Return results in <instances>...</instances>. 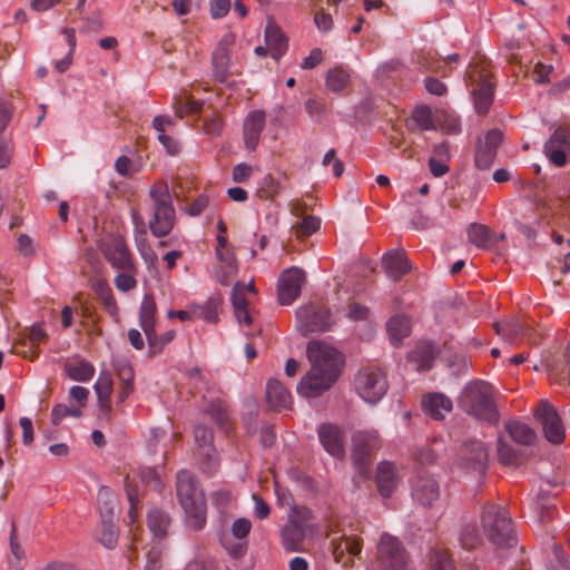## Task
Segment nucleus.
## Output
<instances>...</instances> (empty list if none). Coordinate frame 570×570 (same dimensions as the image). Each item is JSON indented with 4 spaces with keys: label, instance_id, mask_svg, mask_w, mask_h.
<instances>
[{
    "label": "nucleus",
    "instance_id": "obj_1",
    "mask_svg": "<svg viewBox=\"0 0 570 570\" xmlns=\"http://www.w3.org/2000/svg\"><path fill=\"white\" fill-rule=\"evenodd\" d=\"M176 492L191 528L200 530L206 523V500L197 478L187 470H180L176 478Z\"/></svg>",
    "mask_w": 570,
    "mask_h": 570
},
{
    "label": "nucleus",
    "instance_id": "obj_2",
    "mask_svg": "<svg viewBox=\"0 0 570 570\" xmlns=\"http://www.w3.org/2000/svg\"><path fill=\"white\" fill-rule=\"evenodd\" d=\"M460 407L468 414L489 423L499 421V412L493 400V389L484 381L469 383L459 399Z\"/></svg>",
    "mask_w": 570,
    "mask_h": 570
},
{
    "label": "nucleus",
    "instance_id": "obj_3",
    "mask_svg": "<svg viewBox=\"0 0 570 570\" xmlns=\"http://www.w3.org/2000/svg\"><path fill=\"white\" fill-rule=\"evenodd\" d=\"M149 197L153 203V218L149 220V229L155 237H165L176 224V214L168 184L164 180L156 181L149 190Z\"/></svg>",
    "mask_w": 570,
    "mask_h": 570
},
{
    "label": "nucleus",
    "instance_id": "obj_4",
    "mask_svg": "<svg viewBox=\"0 0 570 570\" xmlns=\"http://www.w3.org/2000/svg\"><path fill=\"white\" fill-rule=\"evenodd\" d=\"M482 527L487 538L500 548L511 547L515 541L512 521L507 511L493 503H487L482 511Z\"/></svg>",
    "mask_w": 570,
    "mask_h": 570
},
{
    "label": "nucleus",
    "instance_id": "obj_5",
    "mask_svg": "<svg viewBox=\"0 0 570 570\" xmlns=\"http://www.w3.org/2000/svg\"><path fill=\"white\" fill-rule=\"evenodd\" d=\"M355 390L366 402L375 404L387 392L389 384L384 371L376 365H365L355 375Z\"/></svg>",
    "mask_w": 570,
    "mask_h": 570
},
{
    "label": "nucleus",
    "instance_id": "obj_6",
    "mask_svg": "<svg viewBox=\"0 0 570 570\" xmlns=\"http://www.w3.org/2000/svg\"><path fill=\"white\" fill-rule=\"evenodd\" d=\"M311 367L321 372L332 373V377H340L345 364L344 355L323 341H311L306 348Z\"/></svg>",
    "mask_w": 570,
    "mask_h": 570
},
{
    "label": "nucleus",
    "instance_id": "obj_7",
    "mask_svg": "<svg viewBox=\"0 0 570 570\" xmlns=\"http://www.w3.org/2000/svg\"><path fill=\"white\" fill-rule=\"evenodd\" d=\"M375 559L380 570H406L410 563V554L402 541L389 533L381 535Z\"/></svg>",
    "mask_w": 570,
    "mask_h": 570
},
{
    "label": "nucleus",
    "instance_id": "obj_8",
    "mask_svg": "<svg viewBox=\"0 0 570 570\" xmlns=\"http://www.w3.org/2000/svg\"><path fill=\"white\" fill-rule=\"evenodd\" d=\"M297 330L304 336L323 333L333 325L331 311L323 303L311 302L296 311Z\"/></svg>",
    "mask_w": 570,
    "mask_h": 570
},
{
    "label": "nucleus",
    "instance_id": "obj_9",
    "mask_svg": "<svg viewBox=\"0 0 570 570\" xmlns=\"http://www.w3.org/2000/svg\"><path fill=\"white\" fill-rule=\"evenodd\" d=\"M537 425L540 426L543 441L560 445L566 439V428L554 405L543 399L537 404Z\"/></svg>",
    "mask_w": 570,
    "mask_h": 570
},
{
    "label": "nucleus",
    "instance_id": "obj_10",
    "mask_svg": "<svg viewBox=\"0 0 570 570\" xmlns=\"http://www.w3.org/2000/svg\"><path fill=\"white\" fill-rule=\"evenodd\" d=\"M381 440L375 431H356L352 435V460L361 475H366Z\"/></svg>",
    "mask_w": 570,
    "mask_h": 570
},
{
    "label": "nucleus",
    "instance_id": "obj_11",
    "mask_svg": "<svg viewBox=\"0 0 570 570\" xmlns=\"http://www.w3.org/2000/svg\"><path fill=\"white\" fill-rule=\"evenodd\" d=\"M100 249L106 261L116 269L138 272L134 256L126 243L120 236H114L101 244Z\"/></svg>",
    "mask_w": 570,
    "mask_h": 570
},
{
    "label": "nucleus",
    "instance_id": "obj_12",
    "mask_svg": "<svg viewBox=\"0 0 570 570\" xmlns=\"http://www.w3.org/2000/svg\"><path fill=\"white\" fill-rule=\"evenodd\" d=\"M306 282V274L302 268L289 267L285 269L277 282V297L282 305L292 304L299 295Z\"/></svg>",
    "mask_w": 570,
    "mask_h": 570
},
{
    "label": "nucleus",
    "instance_id": "obj_13",
    "mask_svg": "<svg viewBox=\"0 0 570 570\" xmlns=\"http://www.w3.org/2000/svg\"><path fill=\"white\" fill-rule=\"evenodd\" d=\"M489 453L484 443L478 440L465 442L460 450L459 465L470 472L484 474L488 466Z\"/></svg>",
    "mask_w": 570,
    "mask_h": 570
},
{
    "label": "nucleus",
    "instance_id": "obj_14",
    "mask_svg": "<svg viewBox=\"0 0 570 570\" xmlns=\"http://www.w3.org/2000/svg\"><path fill=\"white\" fill-rule=\"evenodd\" d=\"M337 380L338 377H332V373H323L317 368L311 367L302 377L297 391L305 397H317L330 390Z\"/></svg>",
    "mask_w": 570,
    "mask_h": 570
},
{
    "label": "nucleus",
    "instance_id": "obj_15",
    "mask_svg": "<svg viewBox=\"0 0 570 570\" xmlns=\"http://www.w3.org/2000/svg\"><path fill=\"white\" fill-rule=\"evenodd\" d=\"M502 141L503 132L500 129L489 130L483 140L478 139L474 160L479 169L485 170L492 166L497 157V149Z\"/></svg>",
    "mask_w": 570,
    "mask_h": 570
},
{
    "label": "nucleus",
    "instance_id": "obj_16",
    "mask_svg": "<svg viewBox=\"0 0 570 570\" xmlns=\"http://www.w3.org/2000/svg\"><path fill=\"white\" fill-rule=\"evenodd\" d=\"M566 150L570 153V129L556 130L543 147L544 155L557 167L564 166Z\"/></svg>",
    "mask_w": 570,
    "mask_h": 570
},
{
    "label": "nucleus",
    "instance_id": "obj_17",
    "mask_svg": "<svg viewBox=\"0 0 570 570\" xmlns=\"http://www.w3.org/2000/svg\"><path fill=\"white\" fill-rule=\"evenodd\" d=\"M497 455L500 464L512 468L520 466L529 459L528 450L512 444L503 433L498 438Z\"/></svg>",
    "mask_w": 570,
    "mask_h": 570
},
{
    "label": "nucleus",
    "instance_id": "obj_18",
    "mask_svg": "<svg viewBox=\"0 0 570 570\" xmlns=\"http://www.w3.org/2000/svg\"><path fill=\"white\" fill-rule=\"evenodd\" d=\"M557 483L549 478H540L539 492L537 493V517L541 522L551 520L557 510L553 489Z\"/></svg>",
    "mask_w": 570,
    "mask_h": 570
},
{
    "label": "nucleus",
    "instance_id": "obj_19",
    "mask_svg": "<svg viewBox=\"0 0 570 570\" xmlns=\"http://www.w3.org/2000/svg\"><path fill=\"white\" fill-rule=\"evenodd\" d=\"M412 495L423 507H432L440 498L439 483L429 474L419 473L413 484Z\"/></svg>",
    "mask_w": 570,
    "mask_h": 570
},
{
    "label": "nucleus",
    "instance_id": "obj_20",
    "mask_svg": "<svg viewBox=\"0 0 570 570\" xmlns=\"http://www.w3.org/2000/svg\"><path fill=\"white\" fill-rule=\"evenodd\" d=\"M318 438L324 449L334 458L343 459L345 455L344 434L335 424L324 423L318 429Z\"/></svg>",
    "mask_w": 570,
    "mask_h": 570
},
{
    "label": "nucleus",
    "instance_id": "obj_21",
    "mask_svg": "<svg viewBox=\"0 0 570 570\" xmlns=\"http://www.w3.org/2000/svg\"><path fill=\"white\" fill-rule=\"evenodd\" d=\"M265 124L266 114L263 110H254L246 116L243 125V138L248 150L256 149Z\"/></svg>",
    "mask_w": 570,
    "mask_h": 570
},
{
    "label": "nucleus",
    "instance_id": "obj_22",
    "mask_svg": "<svg viewBox=\"0 0 570 570\" xmlns=\"http://www.w3.org/2000/svg\"><path fill=\"white\" fill-rule=\"evenodd\" d=\"M332 553L336 563L343 567L353 566V557L358 556L362 543L358 538L342 535L340 540H332Z\"/></svg>",
    "mask_w": 570,
    "mask_h": 570
},
{
    "label": "nucleus",
    "instance_id": "obj_23",
    "mask_svg": "<svg viewBox=\"0 0 570 570\" xmlns=\"http://www.w3.org/2000/svg\"><path fill=\"white\" fill-rule=\"evenodd\" d=\"M439 348L429 341L419 342L407 354V361L412 363L416 371H429L438 357Z\"/></svg>",
    "mask_w": 570,
    "mask_h": 570
},
{
    "label": "nucleus",
    "instance_id": "obj_24",
    "mask_svg": "<svg viewBox=\"0 0 570 570\" xmlns=\"http://www.w3.org/2000/svg\"><path fill=\"white\" fill-rule=\"evenodd\" d=\"M375 482L380 494L391 497L399 483L397 469L393 462H380L376 468Z\"/></svg>",
    "mask_w": 570,
    "mask_h": 570
},
{
    "label": "nucleus",
    "instance_id": "obj_25",
    "mask_svg": "<svg viewBox=\"0 0 570 570\" xmlns=\"http://www.w3.org/2000/svg\"><path fill=\"white\" fill-rule=\"evenodd\" d=\"M472 95L478 114H488L494 96V85L491 82L488 73L480 72L478 85L473 89Z\"/></svg>",
    "mask_w": 570,
    "mask_h": 570
},
{
    "label": "nucleus",
    "instance_id": "obj_26",
    "mask_svg": "<svg viewBox=\"0 0 570 570\" xmlns=\"http://www.w3.org/2000/svg\"><path fill=\"white\" fill-rule=\"evenodd\" d=\"M265 397L269 409L274 411L289 409L292 405V395L289 391L277 379L268 380Z\"/></svg>",
    "mask_w": 570,
    "mask_h": 570
},
{
    "label": "nucleus",
    "instance_id": "obj_27",
    "mask_svg": "<svg viewBox=\"0 0 570 570\" xmlns=\"http://www.w3.org/2000/svg\"><path fill=\"white\" fill-rule=\"evenodd\" d=\"M233 42V36L225 37L213 53L214 76L219 82H225L229 76L230 57L227 46Z\"/></svg>",
    "mask_w": 570,
    "mask_h": 570
},
{
    "label": "nucleus",
    "instance_id": "obj_28",
    "mask_svg": "<svg viewBox=\"0 0 570 570\" xmlns=\"http://www.w3.org/2000/svg\"><path fill=\"white\" fill-rule=\"evenodd\" d=\"M505 435L518 446L529 449L534 441V431L520 420H509L504 423Z\"/></svg>",
    "mask_w": 570,
    "mask_h": 570
},
{
    "label": "nucleus",
    "instance_id": "obj_29",
    "mask_svg": "<svg viewBox=\"0 0 570 570\" xmlns=\"http://www.w3.org/2000/svg\"><path fill=\"white\" fill-rule=\"evenodd\" d=\"M281 537L286 551H299L305 539V528L297 519L289 518L282 529Z\"/></svg>",
    "mask_w": 570,
    "mask_h": 570
},
{
    "label": "nucleus",
    "instance_id": "obj_30",
    "mask_svg": "<svg viewBox=\"0 0 570 570\" xmlns=\"http://www.w3.org/2000/svg\"><path fill=\"white\" fill-rule=\"evenodd\" d=\"M424 412L433 420H443L452 411V401L442 393H429L422 400Z\"/></svg>",
    "mask_w": 570,
    "mask_h": 570
},
{
    "label": "nucleus",
    "instance_id": "obj_31",
    "mask_svg": "<svg viewBox=\"0 0 570 570\" xmlns=\"http://www.w3.org/2000/svg\"><path fill=\"white\" fill-rule=\"evenodd\" d=\"M382 265L386 274L395 282L407 274L412 266L405 254L391 252L383 256Z\"/></svg>",
    "mask_w": 570,
    "mask_h": 570
},
{
    "label": "nucleus",
    "instance_id": "obj_32",
    "mask_svg": "<svg viewBox=\"0 0 570 570\" xmlns=\"http://www.w3.org/2000/svg\"><path fill=\"white\" fill-rule=\"evenodd\" d=\"M205 413L208 414L212 421H214L225 433H229L233 430L230 407L226 401L222 399L212 400L208 403Z\"/></svg>",
    "mask_w": 570,
    "mask_h": 570
},
{
    "label": "nucleus",
    "instance_id": "obj_33",
    "mask_svg": "<svg viewBox=\"0 0 570 570\" xmlns=\"http://www.w3.org/2000/svg\"><path fill=\"white\" fill-rule=\"evenodd\" d=\"M220 263V268L217 272L216 279L222 285H228L229 279L237 273V261L232 246L223 249L220 255H216Z\"/></svg>",
    "mask_w": 570,
    "mask_h": 570
},
{
    "label": "nucleus",
    "instance_id": "obj_34",
    "mask_svg": "<svg viewBox=\"0 0 570 570\" xmlns=\"http://www.w3.org/2000/svg\"><path fill=\"white\" fill-rule=\"evenodd\" d=\"M95 390L98 395L100 410L104 411L107 415H109L111 411L110 396L114 390V381L110 372H100L98 380L95 384Z\"/></svg>",
    "mask_w": 570,
    "mask_h": 570
},
{
    "label": "nucleus",
    "instance_id": "obj_35",
    "mask_svg": "<svg viewBox=\"0 0 570 570\" xmlns=\"http://www.w3.org/2000/svg\"><path fill=\"white\" fill-rule=\"evenodd\" d=\"M265 40L273 58L276 60L279 59L287 48V39L281 28L272 21L266 26Z\"/></svg>",
    "mask_w": 570,
    "mask_h": 570
},
{
    "label": "nucleus",
    "instance_id": "obj_36",
    "mask_svg": "<svg viewBox=\"0 0 570 570\" xmlns=\"http://www.w3.org/2000/svg\"><path fill=\"white\" fill-rule=\"evenodd\" d=\"M492 327L498 336L510 344L521 340L524 335L523 325L517 318L495 322Z\"/></svg>",
    "mask_w": 570,
    "mask_h": 570
},
{
    "label": "nucleus",
    "instance_id": "obj_37",
    "mask_svg": "<svg viewBox=\"0 0 570 570\" xmlns=\"http://www.w3.org/2000/svg\"><path fill=\"white\" fill-rule=\"evenodd\" d=\"M469 242L480 248L497 245L494 233L487 225L473 223L468 228Z\"/></svg>",
    "mask_w": 570,
    "mask_h": 570
},
{
    "label": "nucleus",
    "instance_id": "obj_38",
    "mask_svg": "<svg viewBox=\"0 0 570 570\" xmlns=\"http://www.w3.org/2000/svg\"><path fill=\"white\" fill-rule=\"evenodd\" d=\"M171 523L169 514L160 509H151L147 515V524L153 534L158 539H164L168 534Z\"/></svg>",
    "mask_w": 570,
    "mask_h": 570
},
{
    "label": "nucleus",
    "instance_id": "obj_39",
    "mask_svg": "<svg viewBox=\"0 0 570 570\" xmlns=\"http://www.w3.org/2000/svg\"><path fill=\"white\" fill-rule=\"evenodd\" d=\"M386 330L394 344L407 337L411 333V322L405 315L392 316L386 324Z\"/></svg>",
    "mask_w": 570,
    "mask_h": 570
},
{
    "label": "nucleus",
    "instance_id": "obj_40",
    "mask_svg": "<svg viewBox=\"0 0 570 570\" xmlns=\"http://www.w3.org/2000/svg\"><path fill=\"white\" fill-rule=\"evenodd\" d=\"M223 303L219 296H212L204 305L193 304L195 318H203L208 323L218 322V309Z\"/></svg>",
    "mask_w": 570,
    "mask_h": 570
},
{
    "label": "nucleus",
    "instance_id": "obj_41",
    "mask_svg": "<svg viewBox=\"0 0 570 570\" xmlns=\"http://www.w3.org/2000/svg\"><path fill=\"white\" fill-rule=\"evenodd\" d=\"M156 302L153 295H146L139 311V322L144 333H150L156 325Z\"/></svg>",
    "mask_w": 570,
    "mask_h": 570
},
{
    "label": "nucleus",
    "instance_id": "obj_42",
    "mask_svg": "<svg viewBox=\"0 0 570 570\" xmlns=\"http://www.w3.org/2000/svg\"><path fill=\"white\" fill-rule=\"evenodd\" d=\"M92 289L98 295L102 305L109 312V314L116 316L118 314V306L107 281L101 278L95 279L92 282Z\"/></svg>",
    "mask_w": 570,
    "mask_h": 570
},
{
    "label": "nucleus",
    "instance_id": "obj_43",
    "mask_svg": "<svg viewBox=\"0 0 570 570\" xmlns=\"http://www.w3.org/2000/svg\"><path fill=\"white\" fill-rule=\"evenodd\" d=\"M68 376L73 381L87 382L95 374L92 364L85 360H79L75 363H68L65 366Z\"/></svg>",
    "mask_w": 570,
    "mask_h": 570
},
{
    "label": "nucleus",
    "instance_id": "obj_44",
    "mask_svg": "<svg viewBox=\"0 0 570 570\" xmlns=\"http://www.w3.org/2000/svg\"><path fill=\"white\" fill-rule=\"evenodd\" d=\"M547 567L549 570H569L568 560L562 548L552 543L546 550Z\"/></svg>",
    "mask_w": 570,
    "mask_h": 570
},
{
    "label": "nucleus",
    "instance_id": "obj_45",
    "mask_svg": "<svg viewBox=\"0 0 570 570\" xmlns=\"http://www.w3.org/2000/svg\"><path fill=\"white\" fill-rule=\"evenodd\" d=\"M350 83V75L342 67L330 69L326 76V87L334 92H340Z\"/></svg>",
    "mask_w": 570,
    "mask_h": 570
},
{
    "label": "nucleus",
    "instance_id": "obj_46",
    "mask_svg": "<svg viewBox=\"0 0 570 570\" xmlns=\"http://www.w3.org/2000/svg\"><path fill=\"white\" fill-rule=\"evenodd\" d=\"M119 538V529L115 524V522L111 519L102 518L101 528H100V534H99V541L105 546L107 549H112L116 547Z\"/></svg>",
    "mask_w": 570,
    "mask_h": 570
},
{
    "label": "nucleus",
    "instance_id": "obj_47",
    "mask_svg": "<svg viewBox=\"0 0 570 570\" xmlns=\"http://www.w3.org/2000/svg\"><path fill=\"white\" fill-rule=\"evenodd\" d=\"M533 208L532 207H520L515 210L514 217V226L517 229L522 233L527 238H530L532 235V220Z\"/></svg>",
    "mask_w": 570,
    "mask_h": 570
},
{
    "label": "nucleus",
    "instance_id": "obj_48",
    "mask_svg": "<svg viewBox=\"0 0 570 570\" xmlns=\"http://www.w3.org/2000/svg\"><path fill=\"white\" fill-rule=\"evenodd\" d=\"M460 542L466 550H473L481 544L482 538L479 533L476 524L469 523L463 525L460 532Z\"/></svg>",
    "mask_w": 570,
    "mask_h": 570
},
{
    "label": "nucleus",
    "instance_id": "obj_49",
    "mask_svg": "<svg viewBox=\"0 0 570 570\" xmlns=\"http://www.w3.org/2000/svg\"><path fill=\"white\" fill-rule=\"evenodd\" d=\"M426 570H454V566L445 550H433L429 556Z\"/></svg>",
    "mask_w": 570,
    "mask_h": 570
},
{
    "label": "nucleus",
    "instance_id": "obj_50",
    "mask_svg": "<svg viewBox=\"0 0 570 570\" xmlns=\"http://www.w3.org/2000/svg\"><path fill=\"white\" fill-rule=\"evenodd\" d=\"M147 337V342L150 348V354H157L163 351L165 345L170 343L175 337V331L170 330L164 333L163 335H158L156 330L153 328L151 332L145 334Z\"/></svg>",
    "mask_w": 570,
    "mask_h": 570
},
{
    "label": "nucleus",
    "instance_id": "obj_51",
    "mask_svg": "<svg viewBox=\"0 0 570 570\" xmlns=\"http://www.w3.org/2000/svg\"><path fill=\"white\" fill-rule=\"evenodd\" d=\"M320 226L321 220L317 217L306 215L303 217L302 222L294 225L292 229L297 238H305L318 230Z\"/></svg>",
    "mask_w": 570,
    "mask_h": 570
},
{
    "label": "nucleus",
    "instance_id": "obj_52",
    "mask_svg": "<svg viewBox=\"0 0 570 570\" xmlns=\"http://www.w3.org/2000/svg\"><path fill=\"white\" fill-rule=\"evenodd\" d=\"M202 107L203 104L194 100L190 96L186 97L185 100H183V98H176L174 102L175 112L179 118H183L185 115L198 114Z\"/></svg>",
    "mask_w": 570,
    "mask_h": 570
},
{
    "label": "nucleus",
    "instance_id": "obj_53",
    "mask_svg": "<svg viewBox=\"0 0 570 570\" xmlns=\"http://www.w3.org/2000/svg\"><path fill=\"white\" fill-rule=\"evenodd\" d=\"M412 120L421 130L435 129L432 118V110L428 106L417 107L412 112Z\"/></svg>",
    "mask_w": 570,
    "mask_h": 570
},
{
    "label": "nucleus",
    "instance_id": "obj_54",
    "mask_svg": "<svg viewBox=\"0 0 570 570\" xmlns=\"http://www.w3.org/2000/svg\"><path fill=\"white\" fill-rule=\"evenodd\" d=\"M194 436L195 441L198 444L200 452L206 451L208 448L212 446V442L214 439L212 430L204 425V424H197L194 429Z\"/></svg>",
    "mask_w": 570,
    "mask_h": 570
},
{
    "label": "nucleus",
    "instance_id": "obj_55",
    "mask_svg": "<svg viewBox=\"0 0 570 570\" xmlns=\"http://www.w3.org/2000/svg\"><path fill=\"white\" fill-rule=\"evenodd\" d=\"M80 417L82 412L80 409L68 407L63 404H57L53 406L51 412V422L53 425H59L66 416Z\"/></svg>",
    "mask_w": 570,
    "mask_h": 570
},
{
    "label": "nucleus",
    "instance_id": "obj_56",
    "mask_svg": "<svg viewBox=\"0 0 570 570\" xmlns=\"http://www.w3.org/2000/svg\"><path fill=\"white\" fill-rule=\"evenodd\" d=\"M115 278L116 287L121 292H128L137 286L136 275L138 272L121 271Z\"/></svg>",
    "mask_w": 570,
    "mask_h": 570
},
{
    "label": "nucleus",
    "instance_id": "obj_57",
    "mask_svg": "<svg viewBox=\"0 0 570 570\" xmlns=\"http://www.w3.org/2000/svg\"><path fill=\"white\" fill-rule=\"evenodd\" d=\"M132 220L135 224V240L139 249L147 244V229L144 218L137 210H132Z\"/></svg>",
    "mask_w": 570,
    "mask_h": 570
},
{
    "label": "nucleus",
    "instance_id": "obj_58",
    "mask_svg": "<svg viewBox=\"0 0 570 570\" xmlns=\"http://www.w3.org/2000/svg\"><path fill=\"white\" fill-rule=\"evenodd\" d=\"M279 193V184L272 176L264 178L263 186L257 190L261 199H273Z\"/></svg>",
    "mask_w": 570,
    "mask_h": 570
},
{
    "label": "nucleus",
    "instance_id": "obj_59",
    "mask_svg": "<svg viewBox=\"0 0 570 570\" xmlns=\"http://www.w3.org/2000/svg\"><path fill=\"white\" fill-rule=\"evenodd\" d=\"M223 126V119L220 118L219 115L214 112L210 116L205 117L203 129L207 135L212 137H217L222 134Z\"/></svg>",
    "mask_w": 570,
    "mask_h": 570
},
{
    "label": "nucleus",
    "instance_id": "obj_60",
    "mask_svg": "<svg viewBox=\"0 0 570 570\" xmlns=\"http://www.w3.org/2000/svg\"><path fill=\"white\" fill-rule=\"evenodd\" d=\"M305 109L311 117L321 119L326 112V104L322 98L312 97L305 101Z\"/></svg>",
    "mask_w": 570,
    "mask_h": 570
},
{
    "label": "nucleus",
    "instance_id": "obj_61",
    "mask_svg": "<svg viewBox=\"0 0 570 570\" xmlns=\"http://www.w3.org/2000/svg\"><path fill=\"white\" fill-rule=\"evenodd\" d=\"M232 304L235 309L248 308V301L245 297V285L242 282H237L232 291Z\"/></svg>",
    "mask_w": 570,
    "mask_h": 570
},
{
    "label": "nucleus",
    "instance_id": "obj_62",
    "mask_svg": "<svg viewBox=\"0 0 570 570\" xmlns=\"http://www.w3.org/2000/svg\"><path fill=\"white\" fill-rule=\"evenodd\" d=\"M203 458L200 469L206 474H213L217 466L216 451L214 448H208L206 451L200 452Z\"/></svg>",
    "mask_w": 570,
    "mask_h": 570
},
{
    "label": "nucleus",
    "instance_id": "obj_63",
    "mask_svg": "<svg viewBox=\"0 0 570 570\" xmlns=\"http://www.w3.org/2000/svg\"><path fill=\"white\" fill-rule=\"evenodd\" d=\"M252 529V522L246 518H238L232 524V533L238 539H246Z\"/></svg>",
    "mask_w": 570,
    "mask_h": 570
},
{
    "label": "nucleus",
    "instance_id": "obj_64",
    "mask_svg": "<svg viewBox=\"0 0 570 570\" xmlns=\"http://www.w3.org/2000/svg\"><path fill=\"white\" fill-rule=\"evenodd\" d=\"M230 0H210L209 10L213 19L225 17L230 10Z\"/></svg>",
    "mask_w": 570,
    "mask_h": 570
}]
</instances>
